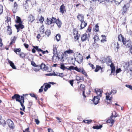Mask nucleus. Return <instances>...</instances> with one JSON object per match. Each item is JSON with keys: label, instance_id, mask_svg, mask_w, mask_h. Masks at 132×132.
Masks as SVG:
<instances>
[{"label": "nucleus", "instance_id": "1", "mask_svg": "<svg viewBox=\"0 0 132 132\" xmlns=\"http://www.w3.org/2000/svg\"><path fill=\"white\" fill-rule=\"evenodd\" d=\"M118 40L122 42L123 44L125 45L127 47L130 46L131 45L130 41L129 40L126 41V39L122 36L121 34H120L118 36Z\"/></svg>", "mask_w": 132, "mask_h": 132}, {"label": "nucleus", "instance_id": "2", "mask_svg": "<svg viewBox=\"0 0 132 132\" xmlns=\"http://www.w3.org/2000/svg\"><path fill=\"white\" fill-rule=\"evenodd\" d=\"M76 53L77 56L76 58H75V60L78 63H81L83 61L82 56L80 53L78 52H77Z\"/></svg>", "mask_w": 132, "mask_h": 132}, {"label": "nucleus", "instance_id": "3", "mask_svg": "<svg viewBox=\"0 0 132 132\" xmlns=\"http://www.w3.org/2000/svg\"><path fill=\"white\" fill-rule=\"evenodd\" d=\"M75 70L78 72L81 73L86 77L88 76V75L84 69L82 68H78V67H76L75 68Z\"/></svg>", "mask_w": 132, "mask_h": 132}, {"label": "nucleus", "instance_id": "4", "mask_svg": "<svg viewBox=\"0 0 132 132\" xmlns=\"http://www.w3.org/2000/svg\"><path fill=\"white\" fill-rule=\"evenodd\" d=\"M129 7V4L127 3L123 7V12L122 14L124 15L125 13H127V10Z\"/></svg>", "mask_w": 132, "mask_h": 132}, {"label": "nucleus", "instance_id": "5", "mask_svg": "<svg viewBox=\"0 0 132 132\" xmlns=\"http://www.w3.org/2000/svg\"><path fill=\"white\" fill-rule=\"evenodd\" d=\"M24 96L25 95L24 94H23L22 95V96H21L22 100L19 102L20 103L21 105V106L22 107L23 109V110H22V109L21 108H20V110H23V111H24V110L25 109V107L23 104L24 102V98L23 96Z\"/></svg>", "mask_w": 132, "mask_h": 132}, {"label": "nucleus", "instance_id": "6", "mask_svg": "<svg viewBox=\"0 0 132 132\" xmlns=\"http://www.w3.org/2000/svg\"><path fill=\"white\" fill-rule=\"evenodd\" d=\"M114 120H115V118H113L112 116H110L107 120L106 122L110 124V126H112L115 122Z\"/></svg>", "mask_w": 132, "mask_h": 132}, {"label": "nucleus", "instance_id": "7", "mask_svg": "<svg viewBox=\"0 0 132 132\" xmlns=\"http://www.w3.org/2000/svg\"><path fill=\"white\" fill-rule=\"evenodd\" d=\"M89 36V34L87 35L86 33L83 34L81 37V40L83 42L88 40Z\"/></svg>", "mask_w": 132, "mask_h": 132}, {"label": "nucleus", "instance_id": "8", "mask_svg": "<svg viewBox=\"0 0 132 132\" xmlns=\"http://www.w3.org/2000/svg\"><path fill=\"white\" fill-rule=\"evenodd\" d=\"M12 98L13 99H15L16 101L19 102H20L21 101V97L20 95L18 94H15L12 97Z\"/></svg>", "mask_w": 132, "mask_h": 132}, {"label": "nucleus", "instance_id": "9", "mask_svg": "<svg viewBox=\"0 0 132 132\" xmlns=\"http://www.w3.org/2000/svg\"><path fill=\"white\" fill-rule=\"evenodd\" d=\"M60 58L58 56V54H54L52 58V61L54 62H57L59 60Z\"/></svg>", "mask_w": 132, "mask_h": 132}, {"label": "nucleus", "instance_id": "10", "mask_svg": "<svg viewBox=\"0 0 132 132\" xmlns=\"http://www.w3.org/2000/svg\"><path fill=\"white\" fill-rule=\"evenodd\" d=\"M7 122L10 127L11 128H14V124L13 122L11 120H8L7 121Z\"/></svg>", "mask_w": 132, "mask_h": 132}, {"label": "nucleus", "instance_id": "11", "mask_svg": "<svg viewBox=\"0 0 132 132\" xmlns=\"http://www.w3.org/2000/svg\"><path fill=\"white\" fill-rule=\"evenodd\" d=\"M100 100V97L98 96H94L93 99V101L95 105L97 104Z\"/></svg>", "mask_w": 132, "mask_h": 132}, {"label": "nucleus", "instance_id": "12", "mask_svg": "<svg viewBox=\"0 0 132 132\" xmlns=\"http://www.w3.org/2000/svg\"><path fill=\"white\" fill-rule=\"evenodd\" d=\"M108 95L107 93L106 94V100L105 101L107 102L109 104L111 102L112 98V97H111L109 98L110 96L109 95H110V94L109 93H108Z\"/></svg>", "mask_w": 132, "mask_h": 132}, {"label": "nucleus", "instance_id": "13", "mask_svg": "<svg viewBox=\"0 0 132 132\" xmlns=\"http://www.w3.org/2000/svg\"><path fill=\"white\" fill-rule=\"evenodd\" d=\"M28 20L30 23L32 22L35 20V18L32 15H30L28 18Z\"/></svg>", "mask_w": 132, "mask_h": 132}, {"label": "nucleus", "instance_id": "14", "mask_svg": "<svg viewBox=\"0 0 132 132\" xmlns=\"http://www.w3.org/2000/svg\"><path fill=\"white\" fill-rule=\"evenodd\" d=\"M81 22V23L80 25V29H83L86 26L87 24V23L84 21Z\"/></svg>", "mask_w": 132, "mask_h": 132}, {"label": "nucleus", "instance_id": "15", "mask_svg": "<svg viewBox=\"0 0 132 132\" xmlns=\"http://www.w3.org/2000/svg\"><path fill=\"white\" fill-rule=\"evenodd\" d=\"M77 18L81 22L84 21V17L82 15H78L77 16Z\"/></svg>", "mask_w": 132, "mask_h": 132}, {"label": "nucleus", "instance_id": "16", "mask_svg": "<svg viewBox=\"0 0 132 132\" xmlns=\"http://www.w3.org/2000/svg\"><path fill=\"white\" fill-rule=\"evenodd\" d=\"M95 92L97 94L100 96L101 97L102 96V91L100 89H95Z\"/></svg>", "mask_w": 132, "mask_h": 132}, {"label": "nucleus", "instance_id": "17", "mask_svg": "<svg viewBox=\"0 0 132 132\" xmlns=\"http://www.w3.org/2000/svg\"><path fill=\"white\" fill-rule=\"evenodd\" d=\"M60 12L63 14L64 13L65 11V8L64 5L63 4L61 5L60 8Z\"/></svg>", "mask_w": 132, "mask_h": 132}, {"label": "nucleus", "instance_id": "18", "mask_svg": "<svg viewBox=\"0 0 132 132\" xmlns=\"http://www.w3.org/2000/svg\"><path fill=\"white\" fill-rule=\"evenodd\" d=\"M7 60L8 61V62L9 63L10 65L12 67V68L13 69H15L16 68L14 63L9 59H7Z\"/></svg>", "mask_w": 132, "mask_h": 132}, {"label": "nucleus", "instance_id": "19", "mask_svg": "<svg viewBox=\"0 0 132 132\" xmlns=\"http://www.w3.org/2000/svg\"><path fill=\"white\" fill-rule=\"evenodd\" d=\"M18 4L16 3L15 2L14 3L13 9L12 10L13 12L14 13H15L16 11V10L17 8Z\"/></svg>", "mask_w": 132, "mask_h": 132}, {"label": "nucleus", "instance_id": "20", "mask_svg": "<svg viewBox=\"0 0 132 132\" xmlns=\"http://www.w3.org/2000/svg\"><path fill=\"white\" fill-rule=\"evenodd\" d=\"M110 67L111 68V73H114L115 71V67L114 64L113 63H111Z\"/></svg>", "mask_w": 132, "mask_h": 132}, {"label": "nucleus", "instance_id": "21", "mask_svg": "<svg viewBox=\"0 0 132 132\" xmlns=\"http://www.w3.org/2000/svg\"><path fill=\"white\" fill-rule=\"evenodd\" d=\"M55 23L57 24L59 28H60L61 27L62 23L61 21H60L59 19L57 20Z\"/></svg>", "mask_w": 132, "mask_h": 132}, {"label": "nucleus", "instance_id": "22", "mask_svg": "<svg viewBox=\"0 0 132 132\" xmlns=\"http://www.w3.org/2000/svg\"><path fill=\"white\" fill-rule=\"evenodd\" d=\"M7 27V32L8 34H9L10 35H11L12 33L11 28L10 26H8Z\"/></svg>", "mask_w": 132, "mask_h": 132}, {"label": "nucleus", "instance_id": "23", "mask_svg": "<svg viewBox=\"0 0 132 132\" xmlns=\"http://www.w3.org/2000/svg\"><path fill=\"white\" fill-rule=\"evenodd\" d=\"M53 53L54 54L57 55V48L54 45H53Z\"/></svg>", "mask_w": 132, "mask_h": 132}, {"label": "nucleus", "instance_id": "24", "mask_svg": "<svg viewBox=\"0 0 132 132\" xmlns=\"http://www.w3.org/2000/svg\"><path fill=\"white\" fill-rule=\"evenodd\" d=\"M74 53L73 51V50H71L70 49H69L68 50H67L65 51L64 52V53L66 54V53H67L68 54H71L73 53Z\"/></svg>", "mask_w": 132, "mask_h": 132}, {"label": "nucleus", "instance_id": "25", "mask_svg": "<svg viewBox=\"0 0 132 132\" xmlns=\"http://www.w3.org/2000/svg\"><path fill=\"white\" fill-rule=\"evenodd\" d=\"M45 65L44 63H42L40 66L39 65V68L40 69H43L45 70L47 69V68L45 67Z\"/></svg>", "mask_w": 132, "mask_h": 132}, {"label": "nucleus", "instance_id": "26", "mask_svg": "<svg viewBox=\"0 0 132 132\" xmlns=\"http://www.w3.org/2000/svg\"><path fill=\"white\" fill-rule=\"evenodd\" d=\"M101 37H102V39L101 40V42L102 43H104L106 41V39L105 36L104 35H102L101 36Z\"/></svg>", "mask_w": 132, "mask_h": 132}, {"label": "nucleus", "instance_id": "27", "mask_svg": "<svg viewBox=\"0 0 132 132\" xmlns=\"http://www.w3.org/2000/svg\"><path fill=\"white\" fill-rule=\"evenodd\" d=\"M114 45L115 47H116V48H117V49H115L116 51V52H118V50L119 49L120 47L119 46V43L118 42H115Z\"/></svg>", "mask_w": 132, "mask_h": 132}, {"label": "nucleus", "instance_id": "28", "mask_svg": "<svg viewBox=\"0 0 132 132\" xmlns=\"http://www.w3.org/2000/svg\"><path fill=\"white\" fill-rule=\"evenodd\" d=\"M102 68L100 66L97 65L96 66V68L95 70V72H97L99 70H102Z\"/></svg>", "mask_w": 132, "mask_h": 132}, {"label": "nucleus", "instance_id": "29", "mask_svg": "<svg viewBox=\"0 0 132 132\" xmlns=\"http://www.w3.org/2000/svg\"><path fill=\"white\" fill-rule=\"evenodd\" d=\"M111 116H112L113 118H115L118 116V114L115 111H113L112 112V115Z\"/></svg>", "mask_w": 132, "mask_h": 132}, {"label": "nucleus", "instance_id": "30", "mask_svg": "<svg viewBox=\"0 0 132 132\" xmlns=\"http://www.w3.org/2000/svg\"><path fill=\"white\" fill-rule=\"evenodd\" d=\"M123 0H114V2L116 5H118L122 2Z\"/></svg>", "mask_w": 132, "mask_h": 132}, {"label": "nucleus", "instance_id": "31", "mask_svg": "<svg viewBox=\"0 0 132 132\" xmlns=\"http://www.w3.org/2000/svg\"><path fill=\"white\" fill-rule=\"evenodd\" d=\"M15 26L18 27L19 29H22L24 27V26L21 23H19L18 25H15Z\"/></svg>", "mask_w": 132, "mask_h": 132}, {"label": "nucleus", "instance_id": "32", "mask_svg": "<svg viewBox=\"0 0 132 132\" xmlns=\"http://www.w3.org/2000/svg\"><path fill=\"white\" fill-rule=\"evenodd\" d=\"M46 21V24L48 25H49L52 23L51 20V18H50L49 19L47 18V19Z\"/></svg>", "mask_w": 132, "mask_h": 132}, {"label": "nucleus", "instance_id": "33", "mask_svg": "<svg viewBox=\"0 0 132 132\" xmlns=\"http://www.w3.org/2000/svg\"><path fill=\"white\" fill-rule=\"evenodd\" d=\"M94 39L95 42L96 41H97L99 40V37L98 35H95L94 37Z\"/></svg>", "mask_w": 132, "mask_h": 132}, {"label": "nucleus", "instance_id": "34", "mask_svg": "<svg viewBox=\"0 0 132 132\" xmlns=\"http://www.w3.org/2000/svg\"><path fill=\"white\" fill-rule=\"evenodd\" d=\"M102 127V125H100V126H93V128L94 129H99L101 128Z\"/></svg>", "mask_w": 132, "mask_h": 132}, {"label": "nucleus", "instance_id": "35", "mask_svg": "<svg viewBox=\"0 0 132 132\" xmlns=\"http://www.w3.org/2000/svg\"><path fill=\"white\" fill-rule=\"evenodd\" d=\"M33 47L38 52H41V51H42V50L40 48H39L37 46H34Z\"/></svg>", "mask_w": 132, "mask_h": 132}, {"label": "nucleus", "instance_id": "36", "mask_svg": "<svg viewBox=\"0 0 132 132\" xmlns=\"http://www.w3.org/2000/svg\"><path fill=\"white\" fill-rule=\"evenodd\" d=\"M73 34L74 35L78 34V31L77 30L76 28L73 29Z\"/></svg>", "mask_w": 132, "mask_h": 132}, {"label": "nucleus", "instance_id": "37", "mask_svg": "<svg viewBox=\"0 0 132 132\" xmlns=\"http://www.w3.org/2000/svg\"><path fill=\"white\" fill-rule=\"evenodd\" d=\"M51 22L52 23H56L57 20L55 18H54L53 17H52V18L51 19Z\"/></svg>", "mask_w": 132, "mask_h": 132}, {"label": "nucleus", "instance_id": "38", "mask_svg": "<svg viewBox=\"0 0 132 132\" xmlns=\"http://www.w3.org/2000/svg\"><path fill=\"white\" fill-rule=\"evenodd\" d=\"M55 37L56 38V40L58 42L60 40L61 36L60 34H57Z\"/></svg>", "mask_w": 132, "mask_h": 132}, {"label": "nucleus", "instance_id": "39", "mask_svg": "<svg viewBox=\"0 0 132 132\" xmlns=\"http://www.w3.org/2000/svg\"><path fill=\"white\" fill-rule=\"evenodd\" d=\"M1 124L3 126H4L6 124V123L5 121L3 119H1L0 121Z\"/></svg>", "mask_w": 132, "mask_h": 132}, {"label": "nucleus", "instance_id": "40", "mask_svg": "<svg viewBox=\"0 0 132 132\" xmlns=\"http://www.w3.org/2000/svg\"><path fill=\"white\" fill-rule=\"evenodd\" d=\"M16 22L17 23H21V21L20 18L18 16H16Z\"/></svg>", "mask_w": 132, "mask_h": 132}, {"label": "nucleus", "instance_id": "41", "mask_svg": "<svg viewBox=\"0 0 132 132\" xmlns=\"http://www.w3.org/2000/svg\"><path fill=\"white\" fill-rule=\"evenodd\" d=\"M31 64L33 66L37 67H39V65H37L36 64L35 62L33 61H31Z\"/></svg>", "mask_w": 132, "mask_h": 132}, {"label": "nucleus", "instance_id": "42", "mask_svg": "<svg viewBox=\"0 0 132 132\" xmlns=\"http://www.w3.org/2000/svg\"><path fill=\"white\" fill-rule=\"evenodd\" d=\"M80 87L81 90L82 91H84L85 89V86L84 85L81 84Z\"/></svg>", "mask_w": 132, "mask_h": 132}, {"label": "nucleus", "instance_id": "43", "mask_svg": "<svg viewBox=\"0 0 132 132\" xmlns=\"http://www.w3.org/2000/svg\"><path fill=\"white\" fill-rule=\"evenodd\" d=\"M45 34L48 36L51 34L50 30H47L45 32Z\"/></svg>", "mask_w": 132, "mask_h": 132}, {"label": "nucleus", "instance_id": "44", "mask_svg": "<svg viewBox=\"0 0 132 132\" xmlns=\"http://www.w3.org/2000/svg\"><path fill=\"white\" fill-rule=\"evenodd\" d=\"M117 92V90H116L113 89L110 92V94H109L110 95L111 94H114Z\"/></svg>", "mask_w": 132, "mask_h": 132}, {"label": "nucleus", "instance_id": "45", "mask_svg": "<svg viewBox=\"0 0 132 132\" xmlns=\"http://www.w3.org/2000/svg\"><path fill=\"white\" fill-rule=\"evenodd\" d=\"M76 67H74L73 66H71L68 68V70H73L74 69L75 70V68Z\"/></svg>", "mask_w": 132, "mask_h": 132}, {"label": "nucleus", "instance_id": "46", "mask_svg": "<svg viewBox=\"0 0 132 132\" xmlns=\"http://www.w3.org/2000/svg\"><path fill=\"white\" fill-rule=\"evenodd\" d=\"M21 51V49L20 48H16L14 50V51L16 53L17 52H20Z\"/></svg>", "mask_w": 132, "mask_h": 132}, {"label": "nucleus", "instance_id": "47", "mask_svg": "<svg viewBox=\"0 0 132 132\" xmlns=\"http://www.w3.org/2000/svg\"><path fill=\"white\" fill-rule=\"evenodd\" d=\"M107 60H108V61L109 63H112V62L111 61V60L110 58V57L108 56L107 57Z\"/></svg>", "mask_w": 132, "mask_h": 132}, {"label": "nucleus", "instance_id": "48", "mask_svg": "<svg viewBox=\"0 0 132 132\" xmlns=\"http://www.w3.org/2000/svg\"><path fill=\"white\" fill-rule=\"evenodd\" d=\"M44 20V18H43L42 16H41L39 19V21L41 23L43 22Z\"/></svg>", "mask_w": 132, "mask_h": 132}, {"label": "nucleus", "instance_id": "49", "mask_svg": "<svg viewBox=\"0 0 132 132\" xmlns=\"http://www.w3.org/2000/svg\"><path fill=\"white\" fill-rule=\"evenodd\" d=\"M44 29L43 28V27H42L40 29V31L42 34L44 33Z\"/></svg>", "mask_w": 132, "mask_h": 132}, {"label": "nucleus", "instance_id": "50", "mask_svg": "<svg viewBox=\"0 0 132 132\" xmlns=\"http://www.w3.org/2000/svg\"><path fill=\"white\" fill-rule=\"evenodd\" d=\"M65 66L64 64H61L60 68L61 69L63 70H65Z\"/></svg>", "mask_w": 132, "mask_h": 132}, {"label": "nucleus", "instance_id": "51", "mask_svg": "<svg viewBox=\"0 0 132 132\" xmlns=\"http://www.w3.org/2000/svg\"><path fill=\"white\" fill-rule=\"evenodd\" d=\"M3 11V6L0 5V14H1Z\"/></svg>", "mask_w": 132, "mask_h": 132}, {"label": "nucleus", "instance_id": "52", "mask_svg": "<svg viewBox=\"0 0 132 132\" xmlns=\"http://www.w3.org/2000/svg\"><path fill=\"white\" fill-rule=\"evenodd\" d=\"M19 55H20V57H21L22 58H23L25 56L24 54L23 53H21Z\"/></svg>", "mask_w": 132, "mask_h": 132}, {"label": "nucleus", "instance_id": "53", "mask_svg": "<svg viewBox=\"0 0 132 132\" xmlns=\"http://www.w3.org/2000/svg\"><path fill=\"white\" fill-rule=\"evenodd\" d=\"M45 84H46V85L45 86V87H46L47 88H49L51 87V85L45 83L44 84V85Z\"/></svg>", "mask_w": 132, "mask_h": 132}, {"label": "nucleus", "instance_id": "54", "mask_svg": "<svg viewBox=\"0 0 132 132\" xmlns=\"http://www.w3.org/2000/svg\"><path fill=\"white\" fill-rule=\"evenodd\" d=\"M15 39V38L14 37L13 38V39H11V42L10 43V45H11V44H12L13 43H15V39Z\"/></svg>", "mask_w": 132, "mask_h": 132}, {"label": "nucleus", "instance_id": "55", "mask_svg": "<svg viewBox=\"0 0 132 132\" xmlns=\"http://www.w3.org/2000/svg\"><path fill=\"white\" fill-rule=\"evenodd\" d=\"M56 118L57 119V121L58 122H61L62 119H61L59 118L58 117H56Z\"/></svg>", "mask_w": 132, "mask_h": 132}, {"label": "nucleus", "instance_id": "56", "mask_svg": "<svg viewBox=\"0 0 132 132\" xmlns=\"http://www.w3.org/2000/svg\"><path fill=\"white\" fill-rule=\"evenodd\" d=\"M126 86L130 88L131 90H132V86L128 85H126Z\"/></svg>", "mask_w": 132, "mask_h": 132}, {"label": "nucleus", "instance_id": "57", "mask_svg": "<svg viewBox=\"0 0 132 132\" xmlns=\"http://www.w3.org/2000/svg\"><path fill=\"white\" fill-rule=\"evenodd\" d=\"M34 68V70L36 72H37L40 69V68Z\"/></svg>", "mask_w": 132, "mask_h": 132}, {"label": "nucleus", "instance_id": "58", "mask_svg": "<svg viewBox=\"0 0 132 132\" xmlns=\"http://www.w3.org/2000/svg\"><path fill=\"white\" fill-rule=\"evenodd\" d=\"M121 70L120 68L116 70V72L117 73L121 71Z\"/></svg>", "mask_w": 132, "mask_h": 132}, {"label": "nucleus", "instance_id": "59", "mask_svg": "<svg viewBox=\"0 0 132 132\" xmlns=\"http://www.w3.org/2000/svg\"><path fill=\"white\" fill-rule=\"evenodd\" d=\"M35 122L37 124H38L39 123V121L38 119H35Z\"/></svg>", "mask_w": 132, "mask_h": 132}, {"label": "nucleus", "instance_id": "60", "mask_svg": "<svg viewBox=\"0 0 132 132\" xmlns=\"http://www.w3.org/2000/svg\"><path fill=\"white\" fill-rule=\"evenodd\" d=\"M89 65H90V67H92V68L93 69H94L95 68L94 67L93 65V64H92L90 63H89Z\"/></svg>", "mask_w": 132, "mask_h": 132}, {"label": "nucleus", "instance_id": "61", "mask_svg": "<svg viewBox=\"0 0 132 132\" xmlns=\"http://www.w3.org/2000/svg\"><path fill=\"white\" fill-rule=\"evenodd\" d=\"M78 35V34L76 35V36L74 37L75 39H76L77 40H78L79 39V36Z\"/></svg>", "mask_w": 132, "mask_h": 132}, {"label": "nucleus", "instance_id": "62", "mask_svg": "<svg viewBox=\"0 0 132 132\" xmlns=\"http://www.w3.org/2000/svg\"><path fill=\"white\" fill-rule=\"evenodd\" d=\"M73 80H71L69 81V83L72 86H73Z\"/></svg>", "mask_w": 132, "mask_h": 132}, {"label": "nucleus", "instance_id": "63", "mask_svg": "<svg viewBox=\"0 0 132 132\" xmlns=\"http://www.w3.org/2000/svg\"><path fill=\"white\" fill-rule=\"evenodd\" d=\"M23 45H24L25 47L26 48H28V47L29 45L28 44H27L26 43H24V44Z\"/></svg>", "mask_w": 132, "mask_h": 132}, {"label": "nucleus", "instance_id": "64", "mask_svg": "<svg viewBox=\"0 0 132 132\" xmlns=\"http://www.w3.org/2000/svg\"><path fill=\"white\" fill-rule=\"evenodd\" d=\"M76 79L77 81H79V80H80L81 79L79 76H77L76 77Z\"/></svg>", "mask_w": 132, "mask_h": 132}]
</instances>
